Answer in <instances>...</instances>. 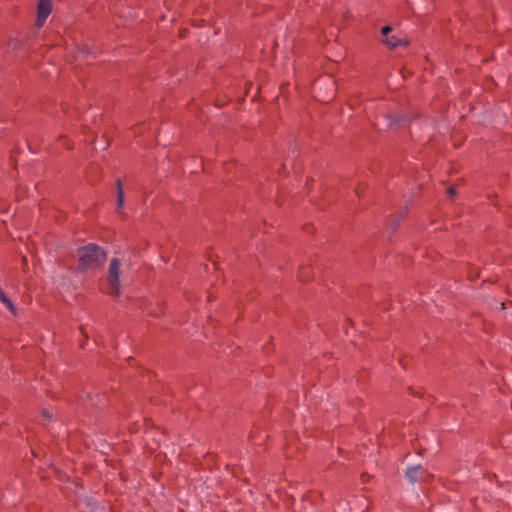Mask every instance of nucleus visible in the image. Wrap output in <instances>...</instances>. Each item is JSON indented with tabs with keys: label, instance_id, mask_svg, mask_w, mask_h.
I'll list each match as a JSON object with an SVG mask.
<instances>
[{
	"label": "nucleus",
	"instance_id": "obj_2",
	"mask_svg": "<svg viewBox=\"0 0 512 512\" xmlns=\"http://www.w3.org/2000/svg\"><path fill=\"white\" fill-rule=\"evenodd\" d=\"M120 267L121 265L118 258H112L110 260L107 275L108 293L115 297L120 296L121 293Z\"/></svg>",
	"mask_w": 512,
	"mask_h": 512
},
{
	"label": "nucleus",
	"instance_id": "obj_6",
	"mask_svg": "<svg viewBox=\"0 0 512 512\" xmlns=\"http://www.w3.org/2000/svg\"><path fill=\"white\" fill-rule=\"evenodd\" d=\"M0 301L3 303L7 309L13 314H17V309L13 302L7 297V295L4 293V291L0 288Z\"/></svg>",
	"mask_w": 512,
	"mask_h": 512
},
{
	"label": "nucleus",
	"instance_id": "obj_8",
	"mask_svg": "<svg viewBox=\"0 0 512 512\" xmlns=\"http://www.w3.org/2000/svg\"><path fill=\"white\" fill-rule=\"evenodd\" d=\"M392 31V28L390 26H384L381 30L382 35L388 37V34Z\"/></svg>",
	"mask_w": 512,
	"mask_h": 512
},
{
	"label": "nucleus",
	"instance_id": "obj_12",
	"mask_svg": "<svg viewBox=\"0 0 512 512\" xmlns=\"http://www.w3.org/2000/svg\"><path fill=\"white\" fill-rule=\"evenodd\" d=\"M23 263L26 264L27 263V259L26 257H23Z\"/></svg>",
	"mask_w": 512,
	"mask_h": 512
},
{
	"label": "nucleus",
	"instance_id": "obj_4",
	"mask_svg": "<svg viewBox=\"0 0 512 512\" xmlns=\"http://www.w3.org/2000/svg\"><path fill=\"white\" fill-rule=\"evenodd\" d=\"M52 11L51 0H40L37 5L36 26L41 28Z\"/></svg>",
	"mask_w": 512,
	"mask_h": 512
},
{
	"label": "nucleus",
	"instance_id": "obj_1",
	"mask_svg": "<svg viewBox=\"0 0 512 512\" xmlns=\"http://www.w3.org/2000/svg\"><path fill=\"white\" fill-rule=\"evenodd\" d=\"M77 271L86 272L100 268L107 259L106 251L99 245L90 243L78 249Z\"/></svg>",
	"mask_w": 512,
	"mask_h": 512
},
{
	"label": "nucleus",
	"instance_id": "obj_10",
	"mask_svg": "<svg viewBox=\"0 0 512 512\" xmlns=\"http://www.w3.org/2000/svg\"><path fill=\"white\" fill-rule=\"evenodd\" d=\"M42 415L47 419L52 417V414L48 410H43Z\"/></svg>",
	"mask_w": 512,
	"mask_h": 512
},
{
	"label": "nucleus",
	"instance_id": "obj_3",
	"mask_svg": "<svg viewBox=\"0 0 512 512\" xmlns=\"http://www.w3.org/2000/svg\"><path fill=\"white\" fill-rule=\"evenodd\" d=\"M406 477L412 484L427 481L431 475L421 465L409 467L406 470Z\"/></svg>",
	"mask_w": 512,
	"mask_h": 512
},
{
	"label": "nucleus",
	"instance_id": "obj_9",
	"mask_svg": "<svg viewBox=\"0 0 512 512\" xmlns=\"http://www.w3.org/2000/svg\"><path fill=\"white\" fill-rule=\"evenodd\" d=\"M447 192L451 198L454 197V195L456 194V190L453 187H449Z\"/></svg>",
	"mask_w": 512,
	"mask_h": 512
},
{
	"label": "nucleus",
	"instance_id": "obj_11",
	"mask_svg": "<svg viewBox=\"0 0 512 512\" xmlns=\"http://www.w3.org/2000/svg\"><path fill=\"white\" fill-rule=\"evenodd\" d=\"M87 397L90 399V401L93 403V405L95 406H101V403L99 401H93V399L91 398V396L88 394Z\"/></svg>",
	"mask_w": 512,
	"mask_h": 512
},
{
	"label": "nucleus",
	"instance_id": "obj_5",
	"mask_svg": "<svg viewBox=\"0 0 512 512\" xmlns=\"http://www.w3.org/2000/svg\"><path fill=\"white\" fill-rule=\"evenodd\" d=\"M383 42L390 48V49H394L398 46H406L408 45V41L404 38H399L397 36H391V37H386Z\"/></svg>",
	"mask_w": 512,
	"mask_h": 512
},
{
	"label": "nucleus",
	"instance_id": "obj_7",
	"mask_svg": "<svg viewBox=\"0 0 512 512\" xmlns=\"http://www.w3.org/2000/svg\"><path fill=\"white\" fill-rule=\"evenodd\" d=\"M116 188H117V208L120 210L124 206V191L122 188L121 179H117Z\"/></svg>",
	"mask_w": 512,
	"mask_h": 512
}]
</instances>
